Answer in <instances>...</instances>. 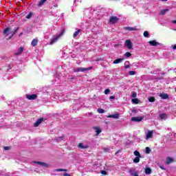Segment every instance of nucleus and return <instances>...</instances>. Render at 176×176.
<instances>
[{"mask_svg": "<svg viewBox=\"0 0 176 176\" xmlns=\"http://www.w3.org/2000/svg\"><path fill=\"white\" fill-rule=\"evenodd\" d=\"M90 69H93V67H76L74 69V72H87V71H90Z\"/></svg>", "mask_w": 176, "mask_h": 176, "instance_id": "3", "label": "nucleus"}, {"mask_svg": "<svg viewBox=\"0 0 176 176\" xmlns=\"http://www.w3.org/2000/svg\"><path fill=\"white\" fill-rule=\"evenodd\" d=\"M144 36L145 38H148V37L149 36V33L148 32V31H145V32H144Z\"/></svg>", "mask_w": 176, "mask_h": 176, "instance_id": "35", "label": "nucleus"}, {"mask_svg": "<svg viewBox=\"0 0 176 176\" xmlns=\"http://www.w3.org/2000/svg\"><path fill=\"white\" fill-rule=\"evenodd\" d=\"M56 171H67V169L59 168V169H57Z\"/></svg>", "mask_w": 176, "mask_h": 176, "instance_id": "42", "label": "nucleus"}, {"mask_svg": "<svg viewBox=\"0 0 176 176\" xmlns=\"http://www.w3.org/2000/svg\"><path fill=\"white\" fill-rule=\"evenodd\" d=\"M132 97H133V98H135L137 97V93L133 92V93L132 94Z\"/></svg>", "mask_w": 176, "mask_h": 176, "instance_id": "41", "label": "nucleus"}, {"mask_svg": "<svg viewBox=\"0 0 176 176\" xmlns=\"http://www.w3.org/2000/svg\"><path fill=\"white\" fill-rule=\"evenodd\" d=\"M149 102H155V98L154 97H150L148 98Z\"/></svg>", "mask_w": 176, "mask_h": 176, "instance_id": "34", "label": "nucleus"}, {"mask_svg": "<svg viewBox=\"0 0 176 176\" xmlns=\"http://www.w3.org/2000/svg\"><path fill=\"white\" fill-rule=\"evenodd\" d=\"M36 164H38L41 167H49V164L45 162H36Z\"/></svg>", "mask_w": 176, "mask_h": 176, "instance_id": "12", "label": "nucleus"}, {"mask_svg": "<svg viewBox=\"0 0 176 176\" xmlns=\"http://www.w3.org/2000/svg\"><path fill=\"white\" fill-rule=\"evenodd\" d=\"M21 35H23V33H21V34H19V36H21Z\"/></svg>", "mask_w": 176, "mask_h": 176, "instance_id": "52", "label": "nucleus"}, {"mask_svg": "<svg viewBox=\"0 0 176 176\" xmlns=\"http://www.w3.org/2000/svg\"><path fill=\"white\" fill-rule=\"evenodd\" d=\"M23 52H24V48L23 47H20L17 51L14 53L15 56H20V54H21V53H23Z\"/></svg>", "mask_w": 176, "mask_h": 176, "instance_id": "8", "label": "nucleus"}, {"mask_svg": "<svg viewBox=\"0 0 176 176\" xmlns=\"http://www.w3.org/2000/svg\"><path fill=\"white\" fill-rule=\"evenodd\" d=\"M144 119V117H133L131 118L132 122H141Z\"/></svg>", "mask_w": 176, "mask_h": 176, "instance_id": "9", "label": "nucleus"}, {"mask_svg": "<svg viewBox=\"0 0 176 176\" xmlns=\"http://www.w3.org/2000/svg\"><path fill=\"white\" fill-rule=\"evenodd\" d=\"M173 50H176V44L173 46Z\"/></svg>", "mask_w": 176, "mask_h": 176, "instance_id": "47", "label": "nucleus"}, {"mask_svg": "<svg viewBox=\"0 0 176 176\" xmlns=\"http://www.w3.org/2000/svg\"><path fill=\"white\" fill-rule=\"evenodd\" d=\"M124 46L126 47V49H129V50H133V43L130 40L125 41Z\"/></svg>", "mask_w": 176, "mask_h": 176, "instance_id": "4", "label": "nucleus"}, {"mask_svg": "<svg viewBox=\"0 0 176 176\" xmlns=\"http://www.w3.org/2000/svg\"><path fill=\"white\" fill-rule=\"evenodd\" d=\"M65 30H63L58 34H55L53 36L52 38L50 41V45H54L64 35Z\"/></svg>", "mask_w": 176, "mask_h": 176, "instance_id": "1", "label": "nucleus"}, {"mask_svg": "<svg viewBox=\"0 0 176 176\" xmlns=\"http://www.w3.org/2000/svg\"><path fill=\"white\" fill-rule=\"evenodd\" d=\"M148 43L151 46H163V44L157 43L155 40L151 41Z\"/></svg>", "mask_w": 176, "mask_h": 176, "instance_id": "7", "label": "nucleus"}, {"mask_svg": "<svg viewBox=\"0 0 176 176\" xmlns=\"http://www.w3.org/2000/svg\"><path fill=\"white\" fill-rule=\"evenodd\" d=\"M26 98H28V100H36V94H32V95L27 94Z\"/></svg>", "mask_w": 176, "mask_h": 176, "instance_id": "11", "label": "nucleus"}, {"mask_svg": "<svg viewBox=\"0 0 176 176\" xmlns=\"http://www.w3.org/2000/svg\"><path fill=\"white\" fill-rule=\"evenodd\" d=\"M142 157H136L133 160V163H140V159Z\"/></svg>", "mask_w": 176, "mask_h": 176, "instance_id": "28", "label": "nucleus"}, {"mask_svg": "<svg viewBox=\"0 0 176 176\" xmlns=\"http://www.w3.org/2000/svg\"><path fill=\"white\" fill-rule=\"evenodd\" d=\"M145 134H146L145 140H148L152 138V137H153V131L148 130L147 132H145Z\"/></svg>", "mask_w": 176, "mask_h": 176, "instance_id": "6", "label": "nucleus"}, {"mask_svg": "<svg viewBox=\"0 0 176 176\" xmlns=\"http://www.w3.org/2000/svg\"><path fill=\"white\" fill-rule=\"evenodd\" d=\"M46 1H47V0H41V1L38 2L37 6H38V8H41V7L45 5V2H46Z\"/></svg>", "mask_w": 176, "mask_h": 176, "instance_id": "21", "label": "nucleus"}, {"mask_svg": "<svg viewBox=\"0 0 176 176\" xmlns=\"http://www.w3.org/2000/svg\"><path fill=\"white\" fill-rule=\"evenodd\" d=\"M55 140H56V142H60V141L64 140V136L56 138Z\"/></svg>", "mask_w": 176, "mask_h": 176, "instance_id": "27", "label": "nucleus"}, {"mask_svg": "<svg viewBox=\"0 0 176 176\" xmlns=\"http://www.w3.org/2000/svg\"><path fill=\"white\" fill-rule=\"evenodd\" d=\"M75 2H76V0H74V3H75Z\"/></svg>", "mask_w": 176, "mask_h": 176, "instance_id": "53", "label": "nucleus"}, {"mask_svg": "<svg viewBox=\"0 0 176 176\" xmlns=\"http://www.w3.org/2000/svg\"><path fill=\"white\" fill-rule=\"evenodd\" d=\"M109 91H111V90L109 89H107L104 90V94L108 95L109 94Z\"/></svg>", "mask_w": 176, "mask_h": 176, "instance_id": "39", "label": "nucleus"}, {"mask_svg": "<svg viewBox=\"0 0 176 176\" xmlns=\"http://www.w3.org/2000/svg\"><path fill=\"white\" fill-rule=\"evenodd\" d=\"M129 75H131V76H132V75H135V72H134V71H130V72H129Z\"/></svg>", "mask_w": 176, "mask_h": 176, "instance_id": "40", "label": "nucleus"}, {"mask_svg": "<svg viewBox=\"0 0 176 176\" xmlns=\"http://www.w3.org/2000/svg\"><path fill=\"white\" fill-rule=\"evenodd\" d=\"M31 45L33 46V47H35V46L38 45V38H34L32 41Z\"/></svg>", "mask_w": 176, "mask_h": 176, "instance_id": "17", "label": "nucleus"}, {"mask_svg": "<svg viewBox=\"0 0 176 176\" xmlns=\"http://www.w3.org/2000/svg\"><path fill=\"white\" fill-rule=\"evenodd\" d=\"M133 9H135V7H133Z\"/></svg>", "mask_w": 176, "mask_h": 176, "instance_id": "54", "label": "nucleus"}, {"mask_svg": "<svg viewBox=\"0 0 176 176\" xmlns=\"http://www.w3.org/2000/svg\"><path fill=\"white\" fill-rule=\"evenodd\" d=\"M109 98L110 100H115V96H110Z\"/></svg>", "mask_w": 176, "mask_h": 176, "instance_id": "46", "label": "nucleus"}, {"mask_svg": "<svg viewBox=\"0 0 176 176\" xmlns=\"http://www.w3.org/2000/svg\"><path fill=\"white\" fill-rule=\"evenodd\" d=\"M125 57L129 58V57H131V53L130 52H126L124 54Z\"/></svg>", "mask_w": 176, "mask_h": 176, "instance_id": "36", "label": "nucleus"}, {"mask_svg": "<svg viewBox=\"0 0 176 176\" xmlns=\"http://www.w3.org/2000/svg\"><path fill=\"white\" fill-rule=\"evenodd\" d=\"M124 60V58H123L116 59L115 60H113V63H114V64H120V63H122V61H123Z\"/></svg>", "mask_w": 176, "mask_h": 176, "instance_id": "18", "label": "nucleus"}, {"mask_svg": "<svg viewBox=\"0 0 176 176\" xmlns=\"http://www.w3.org/2000/svg\"><path fill=\"white\" fill-rule=\"evenodd\" d=\"M17 31H19V28H17L14 32L12 31V29H10V28H7L4 30L3 31V34L4 35H11L10 36V38H13V35H14V34H16V32H17Z\"/></svg>", "mask_w": 176, "mask_h": 176, "instance_id": "2", "label": "nucleus"}, {"mask_svg": "<svg viewBox=\"0 0 176 176\" xmlns=\"http://www.w3.org/2000/svg\"><path fill=\"white\" fill-rule=\"evenodd\" d=\"M78 148L80 149H87L89 148V146L87 144H84L83 143H80L78 144Z\"/></svg>", "mask_w": 176, "mask_h": 176, "instance_id": "14", "label": "nucleus"}, {"mask_svg": "<svg viewBox=\"0 0 176 176\" xmlns=\"http://www.w3.org/2000/svg\"><path fill=\"white\" fill-rule=\"evenodd\" d=\"M130 63L129 61H126L125 62V66H124V68H126V69H127L128 68H130Z\"/></svg>", "mask_w": 176, "mask_h": 176, "instance_id": "31", "label": "nucleus"}, {"mask_svg": "<svg viewBox=\"0 0 176 176\" xmlns=\"http://www.w3.org/2000/svg\"><path fill=\"white\" fill-rule=\"evenodd\" d=\"M129 173L131 176H138V172L135 171L133 169L129 170Z\"/></svg>", "mask_w": 176, "mask_h": 176, "instance_id": "16", "label": "nucleus"}, {"mask_svg": "<svg viewBox=\"0 0 176 176\" xmlns=\"http://www.w3.org/2000/svg\"><path fill=\"white\" fill-rule=\"evenodd\" d=\"M167 118H168V116H167L166 113H161V114H160V119L161 120H166V119H167Z\"/></svg>", "mask_w": 176, "mask_h": 176, "instance_id": "13", "label": "nucleus"}, {"mask_svg": "<svg viewBox=\"0 0 176 176\" xmlns=\"http://www.w3.org/2000/svg\"><path fill=\"white\" fill-rule=\"evenodd\" d=\"M63 176H71V175L65 173L63 174Z\"/></svg>", "mask_w": 176, "mask_h": 176, "instance_id": "45", "label": "nucleus"}, {"mask_svg": "<svg viewBox=\"0 0 176 176\" xmlns=\"http://www.w3.org/2000/svg\"><path fill=\"white\" fill-rule=\"evenodd\" d=\"M173 162H174V160L171 157H168L166 158V164H170V163H173Z\"/></svg>", "mask_w": 176, "mask_h": 176, "instance_id": "20", "label": "nucleus"}, {"mask_svg": "<svg viewBox=\"0 0 176 176\" xmlns=\"http://www.w3.org/2000/svg\"><path fill=\"white\" fill-rule=\"evenodd\" d=\"M125 30H127L128 31H135V28L131 27H126L125 28Z\"/></svg>", "mask_w": 176, "mask_h": 176, "instance_id": "29", "label": "nucleus"}, {"mask_svg": "<svg viewBox=\"0 0 176 176\" xmlns=\"http://www.w3.org/2000/svg\"><path fill=\"white\" fill-rule=\"evenodd\" d=\"M94 129L96 130V135H98L100 133H101V129L97 126L94 127Z\"/></svg>", "mask_w": 176, "mask_h": 176, "instance_id": "26", "label": "nucleus"}, {"mask_svg": "<svg viewBox=\"0 0 176 176\" xmlns=\"http://www.w3.org/2000/svg\"><path fill=\"white\" fill-rule=\"evenodd\" d=\"M42 122H43V118L38 119L34 124V127H38V126H39L42 123Z\"/></svg>", "mask_w": 176, "mask_h": 176, "instance_id": "10", "label": "nucleus"}, {"mask_svg": "<svg viewBox=\"0 0 176 176\" xmlns=\"http://www.w3.org/2000/svg\"><path fill=\"white\" fill-rule=\"evenodd\" d=\"M119 21V18L118 16H112L110 17L109 23V24H116Z\"/></svg>", "mask_w": 176, "mask_h": 176, "instance_id": "5", "label": "nucleus"}, {"mask_svg": "<svg viewBox=\"0 0 176 176\" xmlns=\"http://www.w3.org/2000/svg\"><path fill=\"white\" fill-rule=\"evenodd\" d=\"M119 152H120V150H118V151L116 153V155H118V153H119Z\"/></svg>", "mask_w": 176, "mask_h": 176, "instance_id": "48", "label": "nucleus"}, {"mask_svg": "<svg viewBox=\"0 0 176 176\" xmlns=\"http://www.w3.org/2000/svg\"><path fill=\"white\" fill-rule=\"evenodd\" d=\"M97 111L98 113H104V112H105V110H104L103 109H98Z\"/></svg>", "mask_w": 176, "mask_h": 176, "instance_id": "32", "label": "nucleus"}, {"mask_svg": "<svg viewBox=\"0 0 176 176\" xmlns=\"http://www.w3.org/2000/svg\"><path fill=\"white\" fill-rule=\"evenodd\" d=\"M161 1H162L164 2H167V0H161Z\"/></svg>", "mask_w": 176, "mask_h": 176, "instance_id": "50", "label": "nucleus"}, {"mask_svg": "<svg viewBox=\"0 0 176 176\" xmlns=\"http://www.w3.org/2000/svg\"><path fill=\"white\" fill-rule=\"evenodd\" d=\"M101 174H102L103 175H107V171H105V170H102V171H101Z\"/></svg>", "mask_w": 176, "mask_h": 176, "instance_id": "43", "label": "nucleus"}, {"mask_svg": "<svg viewBox=\"0 0 176 176\" xmlns=\"http://www.w3.org/2000/svg\"><path fill=\"white\" fill-rule=\"evenodd\" d=\"M32 17V12H30L27 16L26 19H31Z\"/></svg>", "mask_w": 176, "mask_h": 176, "instance_id": "38", "label": "nucleus"}, {"mask_svg": "<svg viewBox=\"0 0 176 176\" xmlns=\"http://www.w3.org/2000/svg\"><path fill=\"white\" fill-rule=\"evenodd\" d=\"M57 6H58L57 4L54 5L55 8H57Z\"/></svg>", "mask_w": 176, "mask_h": 176, "instance_id": "51", "label": "nucleus"}, {"mask_svg": "<svg viewBox=\"0 0 176 176\" xmlns=\"http://www.w3.org/2000/svg\"><path fill=\"white\" fill-rule=\"evenodd\" d=\"M82 32V30L78 29L77 31H76L73 34V38H76V36H78V35H80V33Z\"/></svg>", "mask_w": 176, "mask_h": 176, "instance_id": "15", "label": "nucleus"}, {"mask_svg": "<svg viewBox=\"0 0 176 176\" xmlns=\"http://www.w3.org/2000/svg\"><path fill=\"white\" fill-rule=\"evenodd\" d=\"M160 97H161L162 100H167V98H168V95L167 94H161Z\"/></svg>", "mask_w": 176, "mask_h": 176, "instance_id": "22", "label": "nucleus"}, {"mask_svg": "<svg viewBox=\"0 0 176 176\" xmlns=\"http://www.w3.org/2000/svg\"><path fill=\"white\" fill-rule=\"evenodd\" d=\"M107 118H112L113 119H119V113L109 115L107 116Z\"/></svg>", "mask_w": 176, "mask_h": 176, "instance_id": "19", "label": "nucleus"}, {"mask_svg": "<svg viewBox=\"0 0 176 176\" xmlns=\"http://www.w3.org/2000/svg\"><path fill=\"white\" fill-rule=\"evenodd\" d=\"M168 11V9H164V10L160 11V14L163 16V15L166 14Z\"/></svg>", "mask_w": 176, "mask_h": 176, "instance_id": "25", "label": "nucleus"}, {"mask_svg": "<svg viewBox=\"0 0 176 176\" xmlns=\"http://www.w3.org/2000/svg\"><path fill=\"white\" fill-rule=\"evenodd\" d=\"M134 155L136 156V157H142L141 155V153L138 151H135L133 153Z\"/></svg>", "mask_w": 176, "mask_h": 176, "instance_id": "24", "label": "nucleus"}, {"mask_svg": "<svg viewBox=\"0 0 176 176\" xmlns=\"http://www.w3.org/2000/svg\"><path fill=\"white\" fill-rule=\"evenodd\" d=\"M132 102L133 104H138V102H140V100L138 98H133L132 99Z\"/></svg>", "mask_w": 176, "mask_h": 176, "instance_id": "30", "label": "nucleus"}, {"mask_svg": "<svg viewBox=\"0 0 176 176\" xmlns=\"http://www.w3.org/2000/svg\"><path fill=\"white\" fill-rule=\"evenodd\" d=\"M3 149H4V151H10V149H12V147H10V146H4Z\"/></svg>", "mask_w": 176, "mask_h": 176, "instance_id": "37", "label": "nucleus"}, {"mask_svg": "<svg viewBox=\"0 0 176 176\" xmlns=\"http://www.w3.org/2000/svg\"><path fill=\"white\" fill-rule=\"evenodd\" d=\"M151 173H152V169H151V168L147 167L145 168V174L148 175L149 174H151Z\"/></svg>", "mask_w": 176, "mask_h": 176, "instance_id": "23", "label": "nucleus"}, {"mask_svg": "<svg viewBox=\"0 0 176 176\" xmlns=\"http://www.w3.org/2000/svg\"><path fill=\"white\" fill-rule=\"evenodd\" d=\"M160 168H162V170H164V168L163 166H160Z\"/></svg>", "mask_w": 176, "mask_h": 176, "instance_id": "49", "label": "nucleus"}, {"mask_svg": "<svg viewBox=\"0 0 176 176\" xmlns=\"http://www.w3.org/2000/svg\"><path fill=\"white\" fill-rule=\"evenodd\" d=\"M170 23H172V24H176V20H173Z\"/></svg>", "mask_w": 176, "mask_h": 176, "instance_id": "44", "label": "nucleus"}, {"mask_svg": "<svg viewBox=\"0 0 176 176\" xmlns=\"http://www.w3.org/2000/svg\"><path fill=\"white\" fill-rule=\"evenodd\" d=\"M145 153L147 154L151 153V148L149 147H146Z\"/></svg>", "mask_w": 176, "mask_h": 176, "instance_id": "33", "label": "nucleus"}]
</instances>
